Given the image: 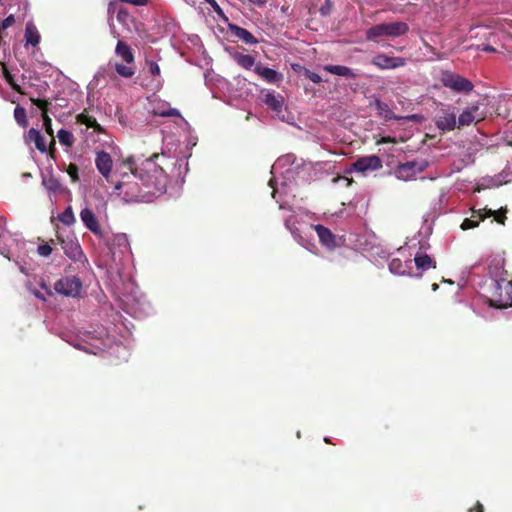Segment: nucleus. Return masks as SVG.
<instances>
[{"mask_svg":"<svg viewBox=\"0 0 512 512\" xmlns=\"http://www.w3.org/2000/svg\"><path fill=\"white\" fill-rule=\"evenodd\" d=\"M228 31L235 37L242 40L245 44L255 45L258 40L247 29H244L236 24L229 23Z\"/></svg>","mask_w":512,"mask_h":512,"instance_id":"obj_17","label":"nucleus"},{"mask_svg":"<svg viewBox=\"0 0 512 512\" xmlns=\"http://www.w3.org/2000/svg\"><path fill=\"white\" fill-rule=\"evenodd\" d=\"M371 63L381 70L395 69L406 65L403 57H391L385 54H377L372 58Z\"/></svg>","mask_w":512,"mask_h":512,"instance_id":"obj_9","label":"nucleus"},{"mask_svg":"<svg viewBox=\"0 0 512 512\" xmlns=\"http://www.w3.org/2000/svg\"><path fill=\"white\" fill-rule=\"evenodd\" d=\"M15 23V18H14V15H9L8 17H6L1 23H0V28L5 30L7 28H9L10 26H12L13 24Z\"/></svg>","mask_w":512,"mask_h":512,"instance_id":"obj_40","label":"nucleus"},{"mask_svg":"<svg viewBox=\"0 0 512 512\" xmlns=\"http://www.w3.org/2000/svg\"><path fill=\"white\" fill-rule=\"evenodd\" d=\"M35 296L41 300H45V297L40 292H35Z\"/></svg>","mask_w":512,"mask_h":512,"instance_id":"obj_53","label":"nucleus"},{"mask_svg":"<svg viewBox=\"0 0 512 512\" xmlns=\"http://www.w3.org/2000/svg\"><path fill=\"white\" fill-rule=\"evenodd\" d=\"M305 76H306V78H308L310 81H312L315 84H319L320 82H322L321 76L315 72L310 71V70L305 71Z\"/></svg>","mask_w":512,"mask_h":512,"instance_id":"obj_39","label":"nucleus"},{"mask_svg":"<svg viewBox=\"0 0 512 512\" xmlns=\"http://www.w3.org/2000/svg\"><path fill=\"white\" fill-rule=\"evenodd\" d=\"M58 241L67 257L74 261L81 259V257L83 256V251L78 242L74 240L66 241L60 237H58Z\"/></svg>","mask_w":512,"mask_h":512,"instance_id":"obj_13","label":"nucleus"},{"mask_svg":"<svg viewBox=\"0 0 512 512\" xmlns=\"http://www.w3.org/2000/svg\"><path fill=\"white\" fill-rule=\"evenodd\" d=\"M115 54L127 64L116 63V72L124 78H131L135 74L134 54L131 47L124 41L119 40L115 48Z\"/></svg>","mask_w":512,"mask_h":512,"instance_id":"obj_3","label":"nucleus"},{"mask_svg":"<svg viewBox=\"0 0 512 512\" xmlns=\"http://www.w3.org/2000/svg\"><path fill=\"white\" fill-rule=\"evenodd\" d=\"M117 21L128 31L131 32L136 27V19L129 13V11L120 7L116 14Z\"/></svg>","mask_w":512,"mask_h":512,"instance_id":"obj_19","label":"nucleus"},{"mask_svg":"<svg viewBox=\"0 0 512 512\" xmlns=\"http://www.w3.org/2000/svg\"><path fill=\"white\" fill-rule=\"evenodd\" d=\"M475 512H484V507L480 502L476 503Z\"/></svg>","mask_w":512,"mask_h":512,"instance_id":"obj_49","label":"nucleus"},{"mask_svg":"<svg viewBox=\"0 0 512 512\" xmlns=\"http://www.w3.org/2000/svg\"><path fill=\"white\" fill-rule=\"evenodd\" d=\"M25 143L29 144L31 142L34 143L35 148L41 152L46 153L47 152V144L46 141L41 134V132L36 128H30L27 132V134L24 137Z\"/></svg>","mask_w":512,"mask_h":512,"instance_id":"obj_14","label":"nucleus"},{"mask_svg":"<svg viewBox=\"0 0 512 512\" xmlns=\"http://www.w3.org/2000/svg\"><path fill=\"white\" fill-rule=\"evenodd\" d=\"M255 72L268 83H277L282 79V76L277 71L264 67L261 64L255 66Z\"/></svg>","mask_w":512,"mask_h":512,"instance_id":"obj_21","label":"nucleus"},{"mask_svg":"<svg viewBox=\"0 0 512 512\" xmlns=\"http://www.w3.org/2000/svg\"><path fill=\"white\" fill-rule=\"evenodd\" d=\"M438 129L442 131H451L456 127V115L451 111H443L435 121Z\"/></svg>","mask_w":512,"mask_h":512,"instance_id":"obj_18","label":"nucleus"},{"mask_svg":"<svg viewBox=\"0 0 512 512\" xmlns=\"http://www.w3.org/2000/svg\"><path fill=\"white\" fill-rule=\"evenodd\" d=\"M54 290L66 297H78L82 290V282L77 276H64L54 284Z\"/></svg>","mask_w":512,"mask_h":512,"instance_id":"obj_6","label":"nucleus"},{"mask_svg":"<svg viewBox=\"0 0 512 512\" xmlns=\"http://www.w3.org/2000/svg\"><path fill=\"white\" fill-rule=\"evenodd\" d=\"M378 144H385V143H396L395 139L391 136H385L382 137L379 141H377Z\"/></svg>","mask_w":512,"mask_h":512,"instance_id":"obj_45","label":"nucleus"},{"mask_svg":"<svg viewBox=\"0 0 512 512\" xmlns=\"http://www.w3.org/2000/svg\"><path fill=\"white\" fill-rule=\"evenodd\" d=\"M285 226L286 228L292 233V234H295V231L290 223V220L289 219H286L285 220Z\"/></svg>","mask_w":512,"mask_h":512,"instance_id":"obj_48","label":"nucleus"},{"mask_svg":"<svg viewBox=\"0 0 512 512\" xmlns=\"http://www.w3.org/2000/svg\"><path fill=\"white\" fill-rule=\"evenodd\" d=\"M25 39L27 44L37 46L40 42V34L33 24H27L25 29Z\"/></svg>","mask_w":512,"mask_h":512,"instance_id":"obj_27","label":"nucleus"},{"mask_svg":"<svg viewBox=\"0 0 512 512\" xmlns=\"http://www.w3.org/2000/svg\"><path fill=\"white\" fill-rule=\"evenodd\" d=\"M77 122L80 124H85L88 128H93L94 131L97 133L103 132V129L100 126V124L97 122V120L85 112L80 113L77 116Z\"/></svg>","mask_w":512,"mask_h":512,"instance_id":"obj_24","label":"nucleus"},{"mask_svg":"<svg viewBox=\"0 0 512 512\" xmlns=\"http://www.w3.org/2000/svg\"><path fill=\"white\" fill-rule=\"evenodd\" d=\"M409 31L406 22H385L373 25L366 31V38L369 41L379 42L381 37L396 38L405 35Z\"/></svg>","mask_w":512,"mask_h":512,"instance_id":"obj_2","label":"nucleus"},{"mask_svg":"<svg viewBox=\"0 0 512 512\" xmlns=\"http://www.w3.org/2000/svg\"><path fill=\"white\" fill-rule=\"evenodd\" d=\"M494 214L492 216H495V220L499 223V224H504L505 223V220H506V216L504 214H496L495 211H493Z\"/></svg>","mask_w":512,"mask_h":512,"instance_id":"obj_46","label":"nucleus"},{"mask_svg":"<svg viewBox=\"0 0 512 512\" xmlns=\"http://www.w3.org/2000/svg\"><path fill=\"white\" fill-rule=\"evenodd\" d=\"M321 13L325 15L327 12L324 11V8H321Z\"/></svg>","mask_w":512,"mask_h":512,"instance_id":"obj_56","label":"nucleus"},{"mask_svg":"<svg viewBox=\"0 0 512 512\" xmlns=\"http://www.w3.org/2000/svg\"><path fill=\"white\" fill-rule=\"evenodd\" d=\"M438 288L437 284H433V290H436Z\"/></svg>","mask_w":512,"mask_h":512,"instance_id":"obj_55","label":"nucleus"},{"mask_svg":"<svg viewBox=\"0 0 512 512\" xmlns=\"http://www.w3.org/2000/svg\"><path fill=\"white\" fill-rule=\"evenodd\" d=\"M95 165L99 173L106 179L107 182L114 185L117 183V180L115 181L111 175L113 168V160L109 153L105 151L97 152L95 158Z\"/></svg>","mask_w":512,"mask_h":512,"instance_id":"obj_8","label":"nucleus"},{"mask_svg":"<svg viewBox=\"0 0 512 512\" xmlns=\"http://www.w3.org/2000/svg\"><path fill=\"white\" fill-rule=\"evenodd\" d=\"M116 1H110L107 6V14H108V23L111 27H114L113 25V14L116 12ZM113 34L114 37H118L119 35L115 33V28H113Z\"/></svg>","mask_w":512,"mask_h":512,"instance_id":"obj_34","label":"nucleus"},{"mask_svg":"<svg viewBox=\"0 0 512 512\" xmlns=\"http://www.w3.org/2000/svg\"><path fill=\"white\" fill-rule=\"evenodd\" d=\"M120 1L123 3L134 5V6H146L150 2V0H120Z\"/></svg>","mask_w":512,"mask_h":512,"instance_id":"obj_43","label":"nucleus"},{"mask_svg":"<svg viewBox=\"0 0 512 512\" xmlns=\"http://www.w3.org/2000/svg\"><path fill=\"white\" fill-rule=\"evenodd\" d=\"M158 115L162 117H174V116H180V113L175 108H170L166 111L159 112Z\"/></svg>","mask_w":512,"mask_h":512,"instance_id":"obj_42","label":"nucleus"},{"mask_svg":"<svg viewBox=\"0 0 512 512\" xmlns=\"http://www.w3.org/2000/svg\"><path fill=\"white\" fill-rule=\"evenodd\" d=\"M496 293L499 298L490 301V305L496 308L512 306V280L504 278L494 281Z\"/></svg>","mask_w":512,"mask_h":512,"instance_id":"obj_5","label":"nucleus"},{"mask_svg":"<svg viewBox=\"0 0 512 512\" xmlns=\"http://www.w3.org/2000/svg\"><path fill=\"white\" fill-rule=\"evenodd\" d=\"M53 249L49 243H44L38 246L37 252L42 257H48L51 255Z\"/></svg>","mask_w":512,"mask_h":512,"instance_id":"obj_37","label":"nucleus"},{"mask_svg":"<svg viewBox=\"0 0 512 512\" xmlns=\"http://www.w3.org/2000/svg\"><path fill=\"white\" fill-rule=\"evenodd\" d=\"M251 3L253 4H257V5H264L265 4V0H249Z\"/></svg>","mask_w":512,"mask_h":512,"instance_id":"obj_52","label":"nucleus"},{"mask_svg":"<svg viewBox=\"0 0 512 512\" xmlns=\"http://www.w3.org/2000/svg\"><path fill=\"white\" fill-rule=\"evenodd\" d=\"M353 169L358 172L375 171L382 168V160L377 155H369L357 159L353 164Z\"/></svg>","mask_w":512,"mask_h":512,"instance_id":"obj_11","label":"nucleus"},{"mask_svg":"<svg viewBox=\"0 0 512 512\" xmlns=\"http://www.w3.org/2000/svg\"><path fill=\"white\" fill-rule=\"evenodd\" d=\"M147 64L149 66V72L153 76H159L160 75V67H159V65L156 62L148 61Z\"/></svg>","mask_w":512,"mask_h":512,"instance_id":"obj_41","label":"nucleus"},{"mask_svg":"<svg viewBox=\"0 0 512 512\" xmlns=\"http://www.w3.org/2000/svg\"><path fill=\"white\" fill-rule=\"evenodd\" d=\"M42 287L45 288L47 290V293L49 295H52V291L45 285V284H42Z\"/></svg>","mask_w":512,"mask_h":512,"instance_id":"obj_54","label":"nucleus"},{"mask_svg":"<svg viewBox=\"0 0 512 512\" xmlns=\"http://www.w3.org/2000/svg\"><path fill=\"white\" fill-rule=\"evenodd\" d=\"M232 57L234 61L242 68L244 69H251L255 64V59L251 55L248 54H242L239 52H235L232 54Z\"/></svg>","mask_w":512,"mask_h":512,"instance_id":"obj_25","label":"nucleus"},{"mask_svg":"<svg viewBox=\"0 0 512 512\" xmlns=\"http://www.w3.org/2000/svg\"><path fill=\"white\" fill-rule=\"evenodd\" d=\"M47 149H56V141H55V136L53 137H50V143H49V146H47Z\"/></svg>","mask_w":512,"mask_h":512,"instance_id":"obj_47","label":"nucleus"},{"mask_svg":"<svg viewBox=\"0 0 512 512\" xmlns=\"http://www.w3.org/2000/svg\"><path fill=\"white\" fill-rule=\"evenodd\" d=\"M478 110V106H473L471 109L463 111L458 119L459 126L470 125L474 120V112Z\"/></svg>","mask_w":512,"mask_h":512,"instance_id":"obj_28","label":"nucleus"},{"mask_svg":"<svg viewBox=\"0 0 512 512\" xmlns=\"http://www.w3.org/2000/svg\"><path fill=\"white\" fill-rule=\"evenodd\" d=\"M206 3H208L218 15H223V11H222L221 7L218 5V3L216 2V0H209V1H206Z\"/></svg>","mask_w":512,"mask_h":512,"instance_id":"obj_44","label":"nucleus"},{"mask_svg":"<svg viewBox=\"0 0 512 512\" xmlns=\"http://www.w3.org/2000/svg\"><path fill=\"white\" fill-rule=\"evenodd\" d=\"M42 121H43V128H44L46 134H48L50 137H53L54 136V130L52 128V120L49 117V115L45 114L42 117Z\"/></svg>","mask_w":512,"mask_h":512,"instance_id":"obj_36","label":"nucleus"},{"mask_svg":"<svg viewBox=\"0 0 512 512\" xmlns=\"http://www.w3.org/2000/svg\"><path fill=\"white\" fill-rule=\"evenodd\" d=\"M57 137H58L60 144L66 146V147H71L74 143L73 134L66 129H60L57 133Z\"/></svg>","mask_w":512,"mask_h":512,"instance_id":"obj_30","label":"nucleus"},{"mask_svg":"<svg viewBox=\"0 0 512 512\" xmlns=\"http://www.w3.org/2000/svg\"><path fill=\"white\" fill-rule=\"evenodd\" d=\"M67 173L69 174V176L71 177L73 182H76L79 180L78 166L76 164H73V163L69 164V166L67 168Z\"/></svg>","mask_w":512,"mask_h":512,"instance_id":"obj_38","label":"nucleus"},{"mask_svg":"<svg viewBox=\"0 0 512 512\" xmlns=\"http://www.w3.org/2000/svg\"><path fill=\"white\" fill-rule=\"evenodd\" d=\"M31 102L37 106L41 112H42V117L45 115V114H48L49 112V106H50V102L46 99H38V98H31L30 99Z\"/></svg>","mask_w":512,"mask_h":512,"instance_id":"obj_33","label":"nucleus"},{"mask_svg":"<svg viewBox=\"0 0 512 512\" xmlns=\"http://www.w3.org/2000/svg\"><path fill=\"white\" fill-rule=\"evenodd\" d=\"M14 118L17 124L23 128L28 126L26 109L22 106H16L14 109Z\"/></svg>","mask_w":512,"mask_h":512,"instance_id":"obj_29","label":"nucleus"},{"mask_svg":"<svg viewBox=\"0 0 512 512\" xmlns=\"http://www.w3.org/2000/svg\"><path fill=\"white\" fill-rule=\"evenodd\" d=\"M482 50H483V51H485V52H490V53H491V52H495V51H496V50H495V48H494V47H492V46H490V45H486V46H484V47L482 48Z\"/></svg>","mask_w":512,"mask_h":512,"instance_id":"obj_50","label":"nucleus"},{"mask_svg":"<svg viewBox=\"0 0 512 512\" xmlns=\"http://www.w3.org/2000/svg\"><path fill=\"white\" fill-rule=\"evenodd\" d=\"M49 154V156L52 158V159H55L56 158V149H48L47 152Z\"/></svg>","mask_w":512,"mask_h":512,"instance_id":"obj_51","label":"nucleus"},{"mask_svg":"<svg viewBox=\"0 0 512 512\" xmlns=\"http://www.w3.org/2000/svg\"><path fill=\"white\" fill-rule=\"evenodd\" d=\"M314 229L322 245H324L328 249H333L336 247L335 235L331 232L330 229L321 224L315 225Z\"/></svg>","mask_w":512,"mask_h":512,"instance_id":"obj_15","label":"nucleus"},{"mask_svg":"<svg viewBox=\"0 0 512 512\" xmlns=\"http://www.w3.org/2000/svg\"><path fill=\"white\" fill-rule=\"evenodd\" d=\"M58 218L63 224H65L67 226H70L75 222V216H74L72 208L70 206L67 207L64 210V212L59 215Z\"/></svg>","mask_w":512,"mask_h":512,"instance_id":"obj_32","label":"nucleus"},{"mask_svg":"<svg viewBox=\"0 0 512 512\" xmlns=\"http://www.w3.org/2000/svg\"><path fill=\"white\" fill-rule=\"evenodd\" d=\"M417 269L427 271L431 268H436V261L425 253H417L414 258Z\"/></svg>","mask_w":512,"mask_h":512,"instance_id":"obj_22","label":"nucleus"},{"mask_svg":"<svg viewBox=\"0 0 512 512\" xmlns=\"http://www.w3.org/2000/svg\"><path fill=\"white\" fill-rule=\"evenodd\" d=\"M4 76H5V80L7 81V83L11 86V88L15 92L20 93V94H24V92L22 91L21 87L14 81V78L11 75V73H9L8 71H5L4 72Z\"/></svg>","mask_w":512,"mask_h":512,"instance_id":"obj_35","label":"nucleus"},{"mask_svg":"<svg viewBox=\"0 0 512 512\" xmlns=\"http://www.w3.org/2000/svg\"><path fill=\"white\" fill-rule=\"evenodd\" d=\"M80 218L84 226L91 231L95 236L104 239L105 235L100 227L97 217L94 212L89 208H84L80 212Z\"/></svg>","mask_w":512,"mask_h":512,"instance_id":"obj_10","label":"nucleus"},{"mask_svg":"<svg viewBox=\"0 0 512 512\" xmlns=\"http://www.w3.org/2000/svg\"><path fill=\"white\" fill-rule=\"evenodd\" d=\"M159 154L153 153L146 159L131 155L122 161L126 171H115L119 179L115 184L118 194H123L127 201L152 202L154 198L166 192L168 176L161 165L156 163Z\"/></svg>","mask_w":512,"mask_h":512,"instance_id":"obj_1","label":"nucleus"},{"mask_svg":"<svg viewBox=\"0 0 512 512\" xmlns=\"http://www.w3.org/2000/svg\"><path fill=\"white\" fill-rule=\"evenodd\" d=\"M323 69L331 74L348 77V78H356L358 76L351 68L342 65H325Z\"/></svg>","mask_w":512,"mask_h":512,"instance_id":"obj_23","label":"nucleus"},{"mask_svg":"<svg viewBox=\"0 0 512 512\" xmlns=\"http://www.w3.org/2000/svg\"><path fill=\"white\" fill-rule=\"evenodd\" d=\"M485 211V214H482V211L481 210H473L472 211V217L471 218H465L461 224V229L462 230H468V229H472V228H475L479 225V222L481 220H484L486 217H490L491 215L494 214V212L489 209V210H486L484 209Z\"/></svg>","mask_w":512,"mask_h":512,"instance_id":"obj_16","label":"nucleus"},{"mask_svg":"<svg viewBox=\"0 0 512 512\" xmlns=\"http://www.w3.org/2000/svg\"><path fill=\"white\" fill-rule=\"evenodd\" d=\"M263 102L267 105V107L277 113L282 111L284 98L280 94H275L274 92H268L263 97Z\"/></svg>","mask_w":512,"mask_h":512,"instance_id":"obj_20","label":"nucleus"},{"mask_svg":"<svg viewBox=\"0 0 512 512\" xmlns=\"http://www.w3.org/2000/svg\"><path fill=\"white\" fill-rule=\"evenodd\" d=\"M374 107L377 110L378 116L383 118L385 121L401 120V119L416 120V118H417V115H410V116H406V117L397 116L391 110L389 105L387 103L381 101L380 99H375Z\"/></svg>","mask_w":512,"mask_h":512,"instance_id":"obj_12","label":"nucleus"},{"mask_svg":"<svg viewBox=\"0 0 512 512\" xmlns=\"http://www.w3.org/2000/svg\"><path fill=\"white\" fill-rule=\"evenodd\" d=\"M440 81L444 87L456 93H469L474 88L469 79L449 70L442 71Z\"/></svg>","mask_w":512,"mask_h":512,"instance_id":"obj_4","label":"nucleus"},{"mask_svg":"<svg viewBox=\"0 0 512 512\" xmlns=\"http://www.w3.org/2000/svg\"><path fill=\"white\" fill-rule=\"evenodd\" d=\"M42 183L49 192L54 194L61 193L63 191L60 181L53 175L43 178Z\"/></svg>","mask_w":512,"mask_h":512,"instance_id":"obj_26","label":"nucleus"},{"mask_svg":"<svg viewBox=\"0 0 512 512\" xmlns=\"http://www.w3.org/2000/svg\"><path fill=\"white\" fill-rule=\"evenodd\" d=\"M389 270L396 275H404L406 272V265L398 258H394L389 263Z\"/></svg>","mask_w":512,"mask_h":512,"instance_id":"obj_31","label":"nucleus"},{"mask_svg":"<svg viewBox=\"0 0 512 512\" xmlns=\"http://www.w3.org/2000/svg\"><path fill=\"white\" fill-rule=\"evenodd\" d=\"M426 168V161H408L398 165L395 175L400 180L408 181L414 179L417 174L422 173Z\"/></svg>","mask_w":512,"mask_h":512,"instance_id":"obj_7","label":"nucleus"}]
</instances>
